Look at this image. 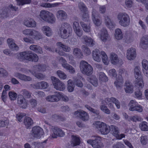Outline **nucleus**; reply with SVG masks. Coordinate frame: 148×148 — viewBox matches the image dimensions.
Listing matches in <instances>:
<instances>
[{
  "mask_svg": "<svg viewBox=\"0 0 148 148\" xmlns=\"http://www.w3.org/2000/svg\"><path fill=\"white\" fill-rule=\"evenodd\" d=\"M87 142L94 148H102L103 147V143L101 141V138L99 136L96 137L94 140L89 139Z\"/></svg>",
  "mask_w": 148,
  "mask_h": 148,
  "instance_id": "6e6552de",
  "label": "nucleus"
},
{
  "mask_svg": "<svg viewBox=\"0 0 148 148\" xmlns=\"http://www.w3.org/2000/svg\"><path fill=\"white\" fill-rule=\"evenodd\" d=\"M38 71L36 70H34L33 68L32 70L30 71V72L36 77L39 79H43L45 77L44 75L41 73H36V72Z\"/></svg>",
  "mask_w": 148,
  "mask_h": 148,
  "instance_id": "37998d69",
  "label": "nucleus"
},
{
  "mask_svg": "<svg viewBox=\"0 0 148 148\" xmlns=\"http://www.w3.org/2000/svg\"><path fill=\"white\" fill-rule=\"evenodd\" d=\"M99 36L101 40L104 42H106L109 37L108 31L105 28L101 29L99 33Z\"/></svg>",
  "mask_w": 148,
  "mask_h": 148,
  "instance_id": "6ab92c4d",
  "label": "nucleus"
},
{
  "mask_svg": "<svg viewBox=\"0 0 148 148\" xmlns=\"http://www.w3.org/2000/svg\"><path fill=\"white\" fill-rule=\"evenodd\" d=\"M18 103L23 108H26L27 106V102L23 97L18 98Z\"/></svg>",
  "mask_w": 148,
  "mask_h": 148,
  "instance_id": "4c0bfd02",
  "label": "nucleus"
},
{
  "mask_svg": "<svg viewBox=\"0 0 148 148\" xmlns=\"http://www.w3.org/2000/svg\"><path fill=\"white\" fill-rule=\"evenodd\" d=\"M81 26L84 31L86 32H89L90 30V26L89 23L86 24L83 22L80 23Z\"/></svg>",
  "mask_w": 148,
  "mask_h": 148,
  "instance_id": "c03bdc74",
  "label": "nucleus"
},
{
  "mask_svg": "<svg viewBox=\"0 0 148 148\" xmlns=\"http://www.w3.org/2000/svg\"><path fill=\"white\" fill-rule=\"evenodd\" d=\"M40 18L43 21L49 23L53 24L56 21V18L51 12L45 10H41L40 14Z\"/></svg>",
  "mask_w": 148,
  "mask_h": 148,
  "instance_id": "7ed1b4c3",
  "label": "nucleus"
},
{
  "mask_svg": "<svg viewBox=\"0 0 148 148\" xmlns=\"http://www.w3.org/2000/svg\"><path fill=\"white\" fill-rule=\"evenodd\" d=\"M134 74L135 77H139L140 76H142L140 71V67L139 66H136L134 70Z\"/></svg>",
  "mask_w": 148,
  "mask_h": 148,
  "instance_id": "3c124183",
  "label": "nucleus"
},
{
  "mask_svg": "<svg viewBox=\"0 0 148 148\" xmlns=\"http://www.w3.org/2000/svg\"><path fill=\"white\" fill-rule=\"evenodd\" d=\"M138 103L135 100H131L130 101L128 104L129 109L131 111H134L135 108L138 104Z\"/></svg>",
  "mask_w": 148,
  "mask_h": 148,
  "instance_id": "49530a36",
  "label": "nucleus"
},
{
  "mask_svg": "<svg viewBox=\"0 0 148 148\" xmlns=\"http://www.w3.org/2000/svg\"><path fill=\"white\" fill-rule=\"evenodd\" d=\"M41 30L44 34L47 37H50L53 34L52 29L48 26H44L42 27Z\"/></svg>",
  "mask_w": 148,
  "mask_h": 148,
  "instance_id": "4be33fe9",
  "label": "nucleus"
},
{
  "mask_svg": "<svg viewBox=\"0 0 148 148\" xmlns=\"http://www.w3.org/2000/svg\"><path fill=\"white\" fill-rule=\"evenodd\" d=\"M17 58L21 60H26L34 62H37L39 59L37 54L30 53L28 51L21 52L18 53Z\"/></svg>",
  "mask_w": 148,
  "mask_h": 148,
  "instance_id": "f257e3e1",
  "label": "nucleus"
},
{
  "mask_svg": "<svg viewBox=\"0 0 148 148\" xmlns=\"http://www.w3.org/2000/svg\"><path fill=\"white\" fill-rule=\"evenodd\" d=\"M30 49L35 52L38 53H43L42 48L39 46L32 45L30 46Z\"/></svg>",
  "mask_w": 148,
  "mask_h": 148,
  "instance_id": "c9c22d12",
  "label": "nucleus"
},
{
  "mask_svg": "<svg viewBox=\"0 0 148 148\" xmlns=\"http://www.w3.org/2000/svg\"><path fill=\"white\" fill-rule=\"evenodd\" d=\"M104 22L106 26L110 29H112L115 27V24L111 21L108 16H105Z\"/></svg>",
  "mask_w": 148,
  "mask_h": 148,
  "instance_id": "5701e85b",
  "label": "nucleus"
},
{
  "mask_svg": "<svg viewBox=\"0 0 148 148\" xmlns=\"http://www.w3.org/2000/svg\"><path fill=\"white\" fill-rule=\"evenodd\" d=\"M44 134L43 129L39 126H34L32 129L31 134L34 138L39 139Z\"/></svg>",
  "mask_w": 148,
  "mask_h": 148,
  "instance_id": "9d476101",
  "label": "nucleus"
},
{
  "mask_svg": "<svg viewBox=\"0 0 148 148\" xmlns=\"http://www.w3.org/2000/svg\"><path fill=\"white\" fill-rule=\"evenodd\" d=\"M72 29L70 24L67 23H63L62 24L59 34L62 38L65 39L69 36V32Z\"/></svg>",
  "mask_w": 148,
  "mask_h": 148,
  "instance_id": "39448f33",
  "label": "nucleus"
},
{
  "mask_svg": "<svg viewBox=\"0 0 148 148\" xmlns=\"http://www.w3.org/2000/svg\"><path fill=\"white\" fill-rule=\"evenodd\" d=\"M109 58L111 63L113 64L116 65L118 64L119 59L117 55L114 52H112L110 54Z\"/></svg>",
  "mask_w": 148,
  "mask_h": 148,
  "instance_id": "b1692460",
  "label": "nucleus"
},
{
  "mask_svg": "<svg viewBox=\"0 0 148 148\" xmlns=\"http://www.w3.org/2000/svg\"><path fill=\"white\" fill-rule=\"evenodd\" d=\"M139 126L141 130L143 131L148 130L147 123L146 121L142 122L139 124Z\"/></svg>",
  "mask_w": 148,
  "mask_h": 148,
  "instance_id": "603ef678",
  "label": "nucleus"
},
{
  "mask_svg": "<svg viewBox=\"0 0 148 148\" xmlns=\"http://www.w3.org/2000/svg\"><path fill=\"white\" fill-rule=\"evenodd\" d=\"M123 80L122 76L119 75L115 81L114 84L117 89L121 88L123 86Z\"/></svg>",
  "mask_w": 148,
  "mask_h": 148,
  "instance_id": "2f4dec72",
  "label": "nucleus"
},
{
  "mask_svg": "<svg viewBox=\"0 0 148 148\" xmlns=\"http://www.w3.org/2000/svg\"><path fill=\"white\" fill-rule=\"evenodd\" d=\"M56 74L58 77L61 79L65 80L67 78V75L63 71L61 70L57 71Z\"/></svg>",
  "mask_w": 148,
  "mask_h": 148,
  "instance_id": "a19ab883",
  "label": "nucleus"
},
{
  "mask_svg": "<svg viewBox=\"0 0 148 148\" xmlns=\"http://www.w3.org/2000/svg\"><path fill=\"white\" fill-rule=\"evenodd\" d=\"M148 45V36L145 35L141 38L140 47L143 49H146Z\"/></svg>",
  "mask_w": 148,
  "mask_h": 148,
  "instance_id": "bb28decb",
  "label": "nucleus"
},
{
  "mask_svg": "<svg viewBox=\"0 0 148 148\" xmlns=\"http://www.w3.org/2000/svg\"><path fill=\"white\" fill-rule=\"evenodd\" d=\"M92 53V58L95 61L98 62L101 61V51L100 52L98 50H95L93 51Z\"/></svg>",
  "mask_w": 148,
  "mask_h": 148,
  "instance_id": "aec40b11",
  "label": "nucleus"
},
{
  "mask_svg": "<svg viewBox=\"0 0 148 148\" xmlns=\"http://www.w3.org/2000/svg\"><path fill=\"white\" fill-rule=\"evenodd\" d=\"M56 16L58 18L62 21L66 19L67 16L65 12L62 10H60L57 12Z\"/></svg>",
  "mask_w": 148,
  "mask_h": 148,
  "instance_id": "473e14b6",
  "label": "nucleus"
},
{
  "mask_svg": "<svg viewBox=\"0 0 148 148\" xmlns=\"http://www.w3.org/2000/svg\"><path fill=\"white\" fill-rule=\"evenodd\" d=\"M52 132L51 137L53 138H56L58 136L63 137L65 135L64 132L57 127H54L52 129Z\"/></svg>",
  "mask_w": 148,
  "mask_h": 148,
  "instance_id": "dca6fc26",
  "label": "nucleus"
},
{
  "mask_svg": "<svg viewBox=\"0 0 148 148\" xmlns=\"http://www.w3.org/2000/svg\"><path fill=\"white\" fill-rule=\"evenodd\" d=\"M73 27V30L80 27L78 23V19L77 18L75 17L74 18Z\"/></svg>",
  "mask_w": 148,
  "mask_h": 148,
  "instance_id": "4d7b16f0",
  "label": "nucleus"
},
{
  "mask_svg": "<svg viewBox=\"0 0 148 148\" xmlns=\"http://www.w3.org/2000/svg\"><path fill=\"white\" fill-rule=\"evenodd\" d=\"M99 79L103 81H106L108 80V77L103 72H100L98 74Z\"/></svg>",
  "mask_w": 148,
  "mask_h": 148,
  "instance_id": "6e6d98bb",
  "label": "nucleus"
},
{
  "mask_svg": "<svg viewBox=\"0 0 148 148\" xmlns=\"http://www.w3.org/2000/svg\"><path fill=\"white\" fill-rule=\"evenodd\" d=\"M48 86L47 83L44 81L38 82L34 84L33 87L36 89H45Z\"/></svg>",
  "mask_w": 148,
  "mask_h": 148,
  "instance_id": "393cba45",
  "label": "nucleus"
},
{
  "mask_svg": "<svg viewBox=\"0 0 148 148\" xmlns=\"http://www.w3.org/2000/svg\"><path fill=\"white\" fill-rule=\"evenodd\" d=\"M117 18L119 21V24L123 27L128 26L130 22L129 15L125 12H120L117 15Z\"/></svg>",
  "mask_w": 148,
  "mask_h": 148,
  "instance_id": "20e7f679",
  "label": "nucleus"
},
{
  "mask_svg": "<svg viewBox=\"0 0 148 148\" xmlns=\"http://www.w3.org/2000/svg\"><path fill=\"white\" fill-rule=\"evenodd\" d=\"M100 108L101 110L107 114H109L110 113V110L107 107L105 106H100Z\"/></svg>",
  "mask_w": 148,
  "mask_h": 148,
  "instance_id": "774afa93",
  "label": "nucleus"
},
{
  "mask_svg": "<svg viewBox=\"0 0 148 148\" xmlns=\"http://www.w3.org/2000/svg\"><path fill=\"white\" fill-rule=\"evenodd\" d=\"M142 68L143 73L145 75L148 77V61L145 59L142 60Z\"/></svg>",
  "mask_w": 148,
  "mask_h": 148,
  "instance_id": "412c9836",
  "label": "nucleus"
},
{
  "mask_svg": "<svg viewBox=\"0 0 148 148\" xmlns=\"http://www.w3.org/2000/svg\"><path fill=\"white\" fill-rule=\"evenodd\" d=\"M60 4V3H42L41 5L42 7L45 8H52L56 7Z\"/></svg>",
  "mask_w": 148,
  "mask_h": 148,
  "instance_id": "09e8293b",
  "label": "nucleus"
},
{
  "mask_svg": "<svg viewBox=\"0 0 148 148\" xmlns=\"http://www.w3.org/2000/svg\"><path fill=\"white\" fill-rule=\"evenodd\" d=\"M124 89L126 93H132L134 91V86L129 81H126L124 84Z\"/></svg>",
  "mask_w": 148,
  "mask_h": 148,
  "instance_id": "a211bd4d",
  "label": "nucleus"
},
{
  "mask_svg": "<svg viewBox=\"0 0 148 148\" xmlns=\"http://www.w3.org/2000/svg\"><path fill=\"white\" fill-rule=\"evenodd\" d=\"M97 16V12L95 10H93L92 13V21L97 26H100L101 24V21L99 19L96 18Z\"/></svg>",
  "mask_w": 148,
  "mask_h": 148,
  "instance_id": "c756f323",
  "label": "nucleus"
},
{
  "mask_svg": "<svg viewBox=\"0 0 148 148\" xmlns=\"http://www.w3.org/2000/svg\"><path fill=\"white\" fill-rule=\"evenodd\" d=\"M60 62L61 63L62 66L66 70L68 71L71 74H74L75 72V69L72 67L66 62V60L62 57H61L59 60Z\"/></svg>",
  "mask_w": 148,
  "mask_h": 148,
  "instance_id": "9b49d317",
  "label": "nucleus"
},
{
  "mask_svg": "<svg viewBox=\"0 0 148 148\" xmlns=\"http://www.w3.org/2000/svg\"><path fill=\"white\" fill-rule=\"evenodd\" d=\"M32 148H42V143L37 142H34L32 144Z\"/></svg>",
  "mask_w": 148,
  "mask_h": 148,
  "instance_id": "bf43d9fd",
  "label": "nucleus"
},
{
  "mask_svg": "<svg viewBox=\"0 0 148 148\" xmlns=\"http://www.w3.org/2000/svg\"><path fill=\"white\" fill-rule=\"evenodd\" d=\"M80 143V138L79 137L75 136H72V140L71 141V145L75 146L79 145Z\"/></svg>",
  "mask_w": 148,
  "mask_h": 148,
  "instance_id": "f704fd0d",
  "label": "nucleus"
},
{
  "mask_svg": "<svg viewBox=\"0 0 148 148\" xmlns=\"http://www.w3.org/2000/svg\"><path fill=\"white\" fill-rule=\"evenodd\" d=\"M135 79L134 81L135 85L139 88H142L144 86V82L142 76H140L139 77H135Z\"/></svg>",
  "mask_w": 148,
  "mask_h": 148,
  "instance_id": "a878e982",
  "label": "nucleus"
},
{
  "mask_svg": "<svg viewBox=\"0 0 148 148\" xmlns=\"http://www.w3.org/2000/svg\"><path fill=\"white\" fill-rule=\"evenodd\" d=\"M87 80L95 86H97L98 85L97 79L94 76H92L88 77Z\"/></svg>",
  "mask_w": 148,
  "mask_h": 148,
  "instance_id": "79ce46f5",
  "label": "nucleus"
},
{
  "mask_svg": "<svg viewBox=\"0 0 148 148\" xmlns=\"http://www.w3.org/2000/svg\"><path fill=\"white\" fill-rule=\"evenodd\" d=\"M59 94L60 95L59 101L61 99H62V100L65 102L68 101L69 100V98L67 96L63 94L61 92H59Z\"/></svg>",
  "mask_w": 148,
  "mask_h": 148,
  "instance_id": "338daca9",
  "label": "nucleus"
},
{
  "mask_svg": "<svg viewBox=\"0 0 148 148\" xmlns=\"http://www.w3.org/2000/svg\"><path fill=\"white\" fill-rule=\"evenodd\" d=\"M24 24L28 27H35L36 26V22L31 18L25 20L24 22Z\"/></svg>",
  "mask_w": 148,
  "mask_h": 148,
  "instance_id": "c85d7f7f",
  "label": "nucleus"
},
{
  "mask_svg": "<svg viewBox=\"0 0 148 148\" xmlns=\"http://www.w3.org/2000/svg\"><path fill=\"white\" fill-rule=\"evenodd\" d=\"M14 75L20 79L24 81H30L32 79L30 77L17 72L15 73L14 74Z\"/></svg>",
  "mask_w": 148,
  "mask_h": 148,
  "instance_id": "7c9ffc66",
  "label": "nucleus"
},
{
  "mask_svg": "<svg viewBox=\"0 0 148 148\" xmlns=\"http://www.w3.org/2000/svg\"><path fill=\"white\" fill-rule=\"evenodd\" d=\"M105 101L106 104L111 109H114L113 103L115 104L118 109L120 108V102L114 97H111L110 98H106L105 100Z\"/></svg>",
  "mask_w": 148,
  "mask_h": 148,
  "instance_id": "1a4fd4ad",
  "label": "nucleus"
},
{
  "mask_svg": "<svg viewBox=\"0 0 148 148\" xmlns=\"http://www.w3.org/2000/svg\"><path fill=\"white\" fill-rule=\"evenodd\" d=\"M25 116L26 114L25 113H19L16 115V119L18 121L22 122L23 121V118Z\"/></svg>",
  "mask_w": 148,
  "mask_h": 148,
  "instance_id": "e2e57ef3",
  "label": "nucleus"
},
{
  "mask_svg": "<svg viewBox=\"0 0 148 148\" xmlns=\"http://www.w3.org/2000/svg\"><path fill=\"white\" fill-rule=\"evenodd\" d=\"M82 49L85 55L87 56L90 55L91 54L90 49L87 47L85 46H82Z\"/></svg>",
  "mask_w": 148,
  "mask_h": 148,
  "instance_id": "0e129e2a",
  "label": "nucleus"
},
{
  "mask_svg": "<svg viewBox=\"0 0 148 148\" xmlns=\"http://www.w3.org/2000/svg\"><path fill=\"white\" fill-rule=\"evenodd\" d=\"M101 59H102L103 63L105 65H108L109 63V60L108 58L107 54L105 52L103 51H101Z\"/></svg>",
  "mask_w": 148,
  "mask_h": 148,
  "instance_id": "58836bf2",
  "label": "nucleus"
},
{
  "mask_svg": "<svg viewBox=\"0 0 148 148\" xmlns=\"http://www.w3.org/2000/svg\"><path fill=\"white\" fill-rule=\"evenodd\" d=\"M143 120V119L140 116L137 115L130 116L128 119V120L129 121H132L135 122L137 121H141Z\"/></svg>",
  "mask_w": 148,
  "mask_h": 148,
  "instance_id": "a18cd8bd",
  "label": "nucleus"
},
{
  "mask_svg": "<svg viewBox=\"0 0 148 148\" xmlns=\"http://www.w3.org/2000/svg\"><path fill=\"white\" fill-rule=\"evenodd\" d=\"M133 6L132 0H125V7L126 8H130Z\"/></svg>",
  "mask_w": 148,
  "mask_h": 148,
  "instance_id": "052dcab7",
  "label": "nucleus"
},
{
  "mask_svg": "<svg viewBox=\"0 0 148 148\" xmlns=\"http://www.w3.org/2000/svg\"><path fill=\"white\" fill-rule=\"evenodd\" d=\"M35 40H39L42 38V36L38 32L34 30H32L30 36Z\"/></svg>",
  "mask_w": 148,
  "mask_h": 148,
  "instance_id": "cd10ccee",
  "label": "nucleus"
},
{
  "mask_svg": "<svg viewBox=\"0 0 148 148\" xmlns=\"http://www.w3.org/2000/svg\"><path fill=\"white\" fill-rule=\"evenodd\" d=\"M93 125L102 135H106L110 132V127L103 122L96 121L93 123Z\"/></svg>",
  "mask_w": 148,
  "mask_h": 148,
  "instance_id": "f03ea898",
  "label": "nucleus"
},
{
  "mask_svg": "<svg viewBox=\"0 0 148 148\" xmlns=\"http://www.w3.org/2000/svg\"><path fill=\"white\" fill-rule=\"evenodd\" d=\"M111 132L112 135L117 139L121 140L125 137V135L124 134H119V130L116 126L111 125L110 127Z\"/></svg>",
  "mask_w": 148,
  "mask_h": 148,
  "instance_id": "f8f14e48",
  "label": "nucleus"
},
{
  "mask_svg": "<svg viewBox=\"0 0 148 148\" xmlns=\"http://www.w3.org/2000/svg\"><path fill=\"white\" fill-rule=\"evenodd\" d=\"M24 123L26 127L27 128L32 125L33 124V121L30 118L26 117L24 119Z\"/></svg>",
  "mask_w": 148,
  "mask_h": 148,
  "instance_id": "ea45409f",
  "label": "nucleus"
},
{
  "mask_svg": "<svg viewBox=\"0 0 148 148\" xmlns=\"http://www.w3.org/2000/svg\"><path fill=\"white\" fill-rule=\"evenodd\" d=\"M85 12V13L83 14L82 16V20L85 22L89 21H90V19H89L88 13L87 11Z\"/></svg>",
  "mask_w": 148,
  "mask_h": 148,
  "instance_id": "680f3d73",
  "label": "nucleus"
},
{
  "mask_svg": "<svg viewBox=\"0 0 148 148\" xmlns=\"http://www.w3.org/2000/svg\"><path fill=\"white\" fill-rule=\"evenodd\" d=\"M115 38L117 40H120L123 38V35L121 29L117 28L115 30L114 34Z\"/></svg>",
  "mask_w": 148,
  "mask_h": 148,
  "instance_id": "72a5a7b5",
  "label": "nucleus"
},
{
  "mask_svg": "<svg viewBox=\"0 0 148 148\" xmlns=\"http://www.w3.org/2000/svg\"><path fill=\"white\" fill-rule=\"evenodd\" d=\"M33 68L34 70L44 71L48 69V66L43 64H38L34 65Z\"/></svg>",
  "mask_w": 148,
  "mask_h": 148,
  "instance_id": "e433bc0d",
  "label": "nucleus"
},
{
  "mask_svg": "<svg viewBox=\"0 0 148 148\" xmlns=\"http://www.w3.org/2000/svg\"><path fill=\"white\" fill-rule=\"evenodd\" d=\"M79 66L82 73L84 74L89 75L93 72L92 67L84 61H82L80 62Z\"/></svg>",
  "mask_w": 148,
  "mask_h": 148,
  "instance_id": "423d86ee",
  "label": "nucleus"
},
{
  "mask_svg": "<svg viewBox=\"0 0 148 148\" xmlns=\"http://www.w3.org/2000/svg\"><path fill=\"white\" fill-rule=\"evenodd\" d=\"M16 1L17 5H19L29 4L31 2V0H16Z\"/></svg>",
  "mask_w": 148,
  "mask_h": 148,
  "instance_id": "5fc2aeb1",
  "label": "nucleus"
},
{
  "mask_svg": "<svg viewBox=\"0 0 148 148\" xmlns=\"http://www.w3.org/2000/svg\"><path fill=\"white\" fill-rule=\"evenodd\" d=\"M8 95L10 99L11 100H14L16 99L17 97V94L13 91L9 92Z\"/></svg>",
  "mask_w": 148,
  "mask_h": 148,
  "instance_id": "13d9d810",
  "label": "nucleus"
},
{
  "mask_svg": "<svg viewBox=\"0 0 148 148\" xmlns=\"http://www.w3.org/2000/svg\"><path fill=\"white\" fill-rule=\"evenodd\" d=\"M74 115L75 116L79 117L82 120L84 121L88 120L89 119L88 113L82 110H79L75 112Z\"/></svg>",
  "mask_w": 148,
  "mask_h": 148,
  "instance_id": "ddd939ff",
  "label": "nucleus"
},
{
  "mask_svg": "<svg viewBox=\"0 0 148 148\" xmlns=\"http://www.w3.org/2000/svg\"><path fill=\"white\" fill-rule=\"evenodd\" d=\"M60 95L59 92H57L54 94L51 95L47 96L46 97V100L50 102H57L59 101Z\"/></svg>",
  "mask_w": 148,
  "mask_h": 148,
  "instance_id": "f3484780",
  "label": "nucleus"
},
{
  "mask_svg": "<svg viewBox=\"0 0 148 148\" xmlns=\"http://www.w3.org/2000/svg\"><path fill=\"white\" fill-rule=\"evenodd\" d=\"M136 56V49L133 47L128 49L126 53V58L128 60H134Z\"/></svg>",
  "mask_w": 148,
  "mask_h": 148,
  "instance_id": "4468645a",
  "label": "nucleus"
},
{
  "mask_svg": "<svg viewBox=\"0 0 148 148\" xmlns=\"http://www.w3.org/2000/svg\"><path fill=\"white\" fill-rule=\"evenodd\" d=\"M140 141L142 145H146L148 142L147 136H141L140 137Z\"/></svg>",
  "mask_w": 148,
  "mask_h": 148,
  "instance_id": "69168bd1",
  "label": "nucleus"
},
{
  "mask_svg": "<svg viewBox=\"0 0 148 148\" xmlns=\"http://www.w3.org/2000/svg\"><path fill=\"white\" fill-rule=\"evenodd\" d=\"M7 43L10 48H13L12 47V45H14V48H17L16 45L15 43L14 40L12 38H9L7 40Z\"/></svg>",
  "mask_w": 148,
  "mask_h": 148,
  "instance_id": "864d4df0",
  "label": "nucleus"
},
{
  "mask_svg": "<svg viewBox=\"0 0 148 148\" xmlns=\"http://www.w3.org/2000/svg\"><path fill=\"white\" fill-rule=\"evenodd\" d=\"M58 48L61 47L63 51H65L69 52L70 51V48L67 46H65L61 42H58L56 43Z\"/></svg>",
  "mask_w": 148,
  "mask_h": 148,
  "instance_id": "8fccbe9b",
  "label": "nucleus"
},
{
  "mask_svg": "<svg viewBox=\"0 0 148 148\" xmlns=\"http://www.w3.org/2000/svg\"><path fill=\"white\" fill-rule=\"evenodd\" d=\"M54 88L57 90L63 91L66 88V86L64 83L60 81L58 78L51 76V77Z\"/></svg>",
  "mask_w": 148,
  "mask_h": 148,
  "instance_id": "0eeeda50",
  "label": "nucleus"
},
{
  "mask_svg": "<svg viewBox=\"0 0 148 148\" xmlns=\"http://www.w3.org/2000/svg\"><path fill=\"white\" fill-rule=\"evenodd\" d=\"M83 43L89 46H93L95 44L94 40L90 37L86 36H83L81 39Z\"/></svg>",
  "mask_w": 148,
  "mask_h": 148,
  "instance_id": "2eb2a0df",
  "label": "nucleus"
},
{
  "mask_svg": "<svg viewBox=\"0 0 148 148\" xmlns=\"http://www.w3.org/2000/svg\"><path fill=\"white\" fill-rule=\"evenodd\" d=\"M73 54L75 56L78 58H82L83 57V55L81 50L78 48L74 49Z\"/></svg>",
  "mask_w": 148,
  "mask_h": 148,
  "instance_id": "de8ad7c7",
  "label": "nucleus"
}]
</instances>
